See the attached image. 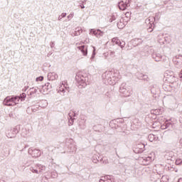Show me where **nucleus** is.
I'll return each instance as SVG.
<instances>
[{
    "label": "nucleus",
    "mask_w": 182,
    "mask_h": 182,
    "mask_svg": "<svg viewBox=\"0 0 182 182\" xmlns=\"http://www.w3.org/2000/svg\"><path fill=\"white\" fill-rule=\"evenodd\" d=\"M37 166L39 168V172L38 173H41V171H43V170H45L46 168V167L43 165H41V164H37Z\"/></svg>",
    "instance_id": "24"
},
{
    "label": "nucleus",
    "mask_w": 182,
    "mask_h": 182,
    "mask_svg": "<svg viewBox=\"0 0 182 182\" xmlns=\"http://www.w3.org/2000/svg\"><path fill=\"white\" fill-rule=\"evenodd\" d=\"M105 161V159H100V161Z\"/></svg>",
    "instance_id": "50"
},
{
    "label": "nucleus",
    "mask_w": 182,
    "mask_h": 182,
    "mask_svg": "<svg viewBox=\"0 0 182 182\" xmlns=\"http://www.w3.org/2000/svg\"><path fill=\"white\" fill-rule=\"evenodd\" d=\"M46 87L48 89V90H50L52 89V85H50V83L49 82L47 83Z\"/></svg>",
    "instance_id": "39"
},
{
    "label": "nucleus",
    "mask_w": 182,
    "mask_h": 182,
    "mask_svg": "<svg viewBox=\"0 0 182 182\" xmlns=\"http://www.w3.org/2000/svg\"><path fill=\"white\" fill-rule=\"evenodd\" d=\"M109 75H110V73L107 74V76H109Z\"/></svg>",
    "instance_id": "52"
},
{
    "label": "nucleus",
    "mask_w": 182,
    "mask_h": 182,
    "mask_svg": "<svg viewBox=\"0 0 182 182\" xmlns=\"http://www.w3.org/2000/svg\"><path fill=\"white\" fill-rule=\"evenodd\" d=\"M91 35H94L95 36H102L103 35V32H102L100 30H95L91 29L90 31Z\"/></svg>",
    "instance_id": "11"
},
{
    "label": "nucleus",
    "mask_w": 182,
    "mask_h": 182,
    "mask_svg": "<svg viewBox=\"0 0 182 182\" xmlns=\"http://www.w3.org/2000/svg\"><path fill=\"white\" fill-rule=\"evenodd\" d=\"M66 13H63L60 16H58V21H62V18H65Z\"/></svg>",
    "instance_id": "30"
},
{
    "label": "nucleus",
    "mask_w": 182,
    "mask_h": 182,
    "mask_svg": "<svg viewBox=\"0 0 182 182\" xmlns=\"http://www.w3.org/2000/svg\"><path fill=\"white\" fill-rule=\"evenodd\" d=\"M42 80H43V76L38 77L36 79V82H42Z\"/></svg>",
    "instance_id": "32"
},
{
    "label": "nucleus",
    "mask_w": 182,
    "mask_h": 182,
    "mask_svg": "<svg viewBox=\"0 0 182 182\" xmlns=\"http://www.w3.org/2000/svg\"><path fill=\"white\" fill-rule=\"evenodd\" d=\"M122 136H129L130 134V132L128 130H125L121 133Z\"/></svg>",
    "instance_id": "28"
},
{
    "label": "nucleus",
    "mask_w": 182,
    "mask_h": 182,
    "mask_svg": "<svg viewBox=\"0 0 182 182\" xmlns=\"http://www.w3.org/2000/svg\"><path fill=\"white\" fill-rule=\"evenodd\" d=\"M142 80H144L145 82H149V76L147 75H145Z\"/></svg>",
    "instance_id": "37"
},
{
    "label": "nucleus",
    "mask_w": 182,
    "mask_h": 182,
    "mask_svg": "<svg viewBox=\"0 0 182 182\" xmlns=\"http://www.w3.org/2000/svg\"><path fill=\"white\" fill-rule=\"evenodd\" d=\"M112 42L113 45L119 46V43H120V40H119V38H113L112 39Z\"/></svg>",
    "instance_id": "21"
},
{
    "label": "nucleus",
    "mask_w": 182,
    "mask_h": 182,
    "mask_svg": "<svg viewBox=\"0 0 182 182\" xmlns=\"http://www.w3.org/2000/svg\"><path fill=\"white\" fill-rule=\"evenodd\" d=\"M119 93L124 97H129V96H132V91L127 87L126 83L124 82L119 87Z\"/></svg>",
    "instance_id": "3"
},
{
    "label": "nucleus",
    "mask_w": 182,
    "mask_h": 182,
    "mask_svg": "<svg viewBox=\"0 0 182 182\" xmlns=\"http://www.w3.org/2000/svg\"><path fill=\"white\" fill-rule=\"evenodd\" d=\"M163 178H164V176L162 177V180H163Z\"/></svg>",
    "instance_id": "54"
},
{
    "label": "nucleus",
    "mask_w": 182,
    "mask_h": 182,
    "mask_svg": "<svg viewBox=\"0 0 182 182\" xmlns=\"http://www.w3.org/2000/svg\"><path fill=\"white\" fill-rule=\"evenodd\" d=\"M109 56L111 58H115L116 57V54H115L114 51H110L109 52Z\"/></svg>",
    "instance_id": "33"
},
{
    "label": "nucleus",
    "mask_w": 182,
    "mask_h": 182,
    "mask_svg": "<svg viewBox=\"0 0 182 182\" xmlns=\"http://www.w3.org/2000/svg\"><path fill=\"white\" fill-rule=\"evenodd\" d=\"M20 100H21L19 96H8L4 99L3 105L4 106H16L19 104Z\"/></svg>",
    "instance_id": "2"
},
{
    "label": "nucleus",
    "mask_w": 182,
    "mask_h": 182,
    "mask_svg": "<svg viewBox=\"0 0 182 182\" xmlns=\"http://www.w3.org/2000/svg\"><path fill=\"white\" fill-rule=\"evenodd\" d=\"M80 8H81L82 9H85V6H80Z\"/></svg>",
    "instance_id": "48"
},
{
    "label": "nucleus",
    "mask_w": 182,
    "mask_h": 182,
    "mask_svg": "<svg viewBox=\"0 0 182 182\" xmlns=\"http://www.w3.org/2000/svg\"><path fill=\"white\" fill-rule=\"evenodd\" d=\"M75 36H79L82 32H83V30H82V28L78 27L75 28Z\"/></svg>",
    "instance_id": "20"
},
{
    "label": "nucleus",
    "mask_w": 182,
    "mask_h": 182,
    "mask_svg": "<svg viewBox=\"0 0 182 182\" xmlns=\"http://www.w3.org/2000/svg\"><path fill=\"white\" fill-rule=\"evenodd\" d=\"M163 112H164V110L161 108L156 109H151V114H154L155 116H159V114H163Z\"/></svg>",
    "instance_id": "10"
},
{
    "label": "nucleus",
    "mask_w": 182,
    "mask_h": 182,
    "mask_svg": "<svg viewBox=\"0 0 182 182\" xmlns=\"http://www.w3.org/2000/svg\"><path fill=\"white\" fill-rule=\"evenodd\" d=\"M20 97H21V102H22V100H25V97H26V94L22 93V95H21Z\"/></svg>",
    "instance_id": "35"
},
{
    "label": "nucleus",
    "mask_w": 182,
    "mask_h": 182,
    "mask_svg": "<svg viewBox=\"0 0 182 182\" xmlns=\"http://www.w3.org/2000/svg\"><path fill=\"white\" fill-rule=\"evenodd\" d=\"M152 58L154 59L155 62H160L161 60V54L158 53H154L152 54Z\"/></svg>",
    "instance_id": "14"
},
{
    "label": "nucleus",
    "mask_w": 182,
    "mask_h": 182,
    "mask_svg": "<svg viewBox=\"0 0 182 182\" xmlns=\"http://www.w3.org/2000/svg\"><path fill=\"white\" fill-rule=\"evenodd\" d=\"M103 163H104L105 164H106L107 162H105V161H103Z\"/></svg>",
    "instance_id": "51"
},
{
    "label": "nucleus",
    "mask_w": 182,
    "mask_h": 182,
    "mask_svg": "<svg viewBox=\"0 0 182 182\" xmlns=\"http://www.w3.org/2000/svg\"><path fill=\"white\" fill-rule=\"evenodd\" d=\"M148 31H149V32H152V31H153V29L149 28Z\"/></svg>",
    "instance_id": "49"
},
{
    "label": "nucleus",
    "mask_w": 182,
    "mask_h": 182,
    "mask_svg": "<svg viewBox=\"0 0 182 182\" xmlns=\"http://www.w3.org/2000/svg\"><path fill=\"white\" fill-rule=\"evenodd\" d=\"M50 45L51 46V48H53V46H55V43L51 42Z\"/></svg>",
    "instance_id": "44"
},
{
    "label": "nucleus",
    "mask_w": 182,
    "mask_h": 182,
    "mask_svg": "<svg viewBox=\"0 0 182 182\" xmlns=\"http://www.w3.org/2000/svg\"><path fill=\"white\" fill-rule=\"evenodd\" d=\"M164 77H166L167 82L169 83H176V81L177 80V77L174 76V74L173 73H170V71H166L164 74Z\"/></svg>",
    "instance_id": "4"
},
{
    "label": "nucleus",
    "mask_w": 182,
    "mask_h": 182,
    "mask_svg": "<svg viewBox=\"0 0 182 182\" xmlns=\"http://www.w3.org/2000/svg\"><path fill=\"white\" fill-rule=\"evenodd\" d=\"M72 114H72V113H69L68 114V116H69V117H70V119L71 120V122L69 121L70 124H73V122H72V121H73V119H72Z\"/></svg>",
    "instance_id": "36"
},
{
    "label": "nucleus",
    "mask_w": 182,
    "mask_h": 182,
    "mask_svg": "<svg viewBox=\"0 0 182 182\" xmlns=\"http://www.w3.org/2000/svg\"><path fill=\"white\" fill-rule=\"evenodd\" d=\"M125 16H126V18H127L128 19H129V18H130V12H127V13L125 14Z\"/></svg>",
    "instance_id": "41"
},
{
    "label": "nucleus",
    "mask_w": 182,
    "mask_h": 182,
    "mask_svg": "<svg viewBox=\"0 0 182 182\" xmlns=\"http://www.w3.org/2000/svg\"><path fill=\"white\" fill-rule=\"evenodd\" d=\"M41 93H42L43 95H48V92H49V88H48L46 87V85H43L42 89L40 90Z\"/></svg>",
    "instance_id": "16"
},
{
    "label": "nucleus",
    "mask_w": 182,
    "mask_h": 182,
    "mask_svg": "<svg viewBox=\"0 0 182 182\" xmlns=\"http://www.w3.org/2000/svg\"><path fill=\"white\" fill-rule=\"evenodd\" d=\"M47 77L48 80H55V79H58V74L55 73H49Z\"/></svg>",
    "instance_id": "12"
},
{
    "label": "nucleus",
    "mask_w": 182,
    "mask_h": 182,
    "mask_svg": "<svg viewBox=\"0 0 182 182\" xmlns=\"http://www.w3.org/2000/svg\"><path fill=\"white\" fill-rule=\"evenodd\" d=\"M65 90H67V92H70V87H69L68 83L64 81V82H63L60 87H59L58 93H60V95H62L63 96H65Z\"/></svg>",
    "instance_id": "5"
},
{
    "label": "nucleus",
    "mask_w": 182,
    "mask_h": 182,
    "mask_svg": "<svg viewBox=\"0 0 182 182\" xmlns=\"http://www.w3.org/2000/svg\"><path fill=\"white\" fill-rule=\"evenodd\" d=\"M68 19H69V21H70V19H72V18H73V13L70 14L68 16H67Z\"/></svg>",
    "instance_id": "38"
},
{
    "label": "nucleus",
    "mask_w": 182,
    "mask_h": 182,
    "mask_svg": "<svg viewBox=\"0 0 182 182\" xmlns=\"http://www.w3.org/2000/svg\"><path fill=\"white\" fill-rule=\"evenodd\" d=\"M105 180H110V181H112L113 180V176H110V175H107L105 176H104Z\"/></svg>",
    "instance_id": "26"
},
{
    "label": "nucleus",
    "mask_w": 182,
    "mask_h": 182,
    "mask_svg": "<svg viewBox=\"0 0 182 182\" xmlns=\"http://www.w3.org/2000/svg\"><path fill=\"white\" fill-rule=\"evenodd\" d=\"M116 19V18L114 17V16H113L112 17V19H110L111 22H113V21H114Z\"/></svg>",
    "instance_id": "43"
},
{
    "label": "nucleus",
    "mask_w": 182,
    "mask_h": 182,
    "mask_svg": "<svg viewBox=\"0 0 182 182\" xmlns=\"http://www.w3.org/2000/svg\"><path fill=\"white\" fill-rule=\"evenodd\" d=\"M28 151V154H30L33 157L36 158L41 156V150L39 149L29 148Z\"/></svg>",
    "instance_id": "7"
},
{
    "label": "nucleus",
    "mask_w": 182,
    "mask_h": 182,
    "mask_svg": "<svg viewBox=\"0 0 182 182\" xmlns=\"http://www.w3.org/2000/svg\"><path fill=\"white\" fill-rule=\"evenodd\" d=\"M99 161V160L97 159V158L93 156V159H92V163H97Z\"/></svg>",
    "instance_id": "40"
},
{
    "label": "nucleus",
    "mask_w": 182,
    "mask_h": 182,
    "mask_svg": "<svg viewBox=\"0 0 182 182\" xmlns=\"http://www.w3.org/2000/svg\"><path fill=\"white\" fill-rule=\"evenodd\" d=\"M21 134L22 137H28L29 135V130H28L26 128H23Z\"/></svg>",
    "instance_id": "17"
},
{
    "label": "nucleus",
    "mask_w": 182,
    "mask_h": 182,
    "mask_svg": "<svg viewBox=\"0 0 182 182\" xmlns=\"http://www.w3.org/2000/svg\"><path fill=\"white\" fill-rule=\"evenodd\" d=\"M118 46H120V48H122V49H123V48H124V46H126V42L119 41Z\"/></svg>",
    "instance_id": "25"
},
{
    "label": "nucleus",
    "mask_w": 182,
    "mask_h": 182,
    "mask_svg": "<svg viewBox=\"0 0 182 182\" xmlns=\"http://www.w3.org/2000/svg\"><path fill=\"white\" fill-rule=\"evenodd\" d=\"M156 139H159V137L156 136V135H154L153 134H150L148 136V140H149L150 141H154V140H156Z\"/></svg>",
    "instance_id": "19"
},
{
    "label": "nucleus",
    "mask_w": 182,
    "mask_h": 182,
    "mask_svg": "<svg viewBox=\"0 0 182 182\" xmlns=\"http://www.w3.org/2000/svg\"><path fill=\"white\" fill-rule=\"evenodd\" d=\"M151 19H154V21H156V18H154V17H150V18L149 19V21H151Z\"/></svg>",
    "instance_id": "46"
},
{
    "label": "nucleus",
    "mask_w": 182,
    "mask_h": 182,
    "mask_svg": "<svg viewBox=\"0 0 182 182\" xmlns=\"http://www.w3.org/2000/svg\"><path fill=\"white\" fill-rule=\"evenodd\" d=\"M179 143H180V144H181V146L182 147V138L180 139Z\"/></svg>",
    "instance_id": "47"
},
{
    "label": "nucleus",
    "mask_w": 182,
    "mask_h": 182,
    "mask_svg": "<svg viewBox=\"0 0 182 182\" xmlns=\"http://www.w3.org/2000/svg\"><path fill=\"white\" fill-rule=\"evenodd\" d=\"M92 54L90 59L91 60H93V59H95V56H96V48H95L94 46H92Z\"/></svg>",
    "instance_id": "22"
},
{
    "label": "nucleus",
    "mask_w": 182,
    "mask_h": 182,
    "mask_svg": "<svg viewBox=\"0 0 182 182\" xmlns=\"http://www.w3.org/2000/svg\"><path fill=\"white\" fill-rule=\"evenodd\" d=\"M99 182H105V179L101 178V179H100Z\"/></svg>",
    "instance_id": "45"
},
{
    "label": "nucleus",
    "mask_w": 182,
    "mask_h": 182,
    "mask_svg": "<svg viewBox=\"0 0 182 182\" xmlns=\"http://www.w3.org/2000/svg\"><path fill=\"white\" fill-rule=\"evenodd\" d=\"M173 62L177 69H181L182 68V55H176L173 58Z\"/></svg>",
    "instance_id": "6"
},
{
    "label": "nucleus",
    "mask_w": 182,
    "mask_h": 182,
    "mask_svg": "<svg viewBox=\"0 0 182 182\" xmlns=\"http://www.w3.org/2000/svg\"><path fill=\"white\" fill-rule=\"evenodd\" d=\"M75 80L77 83V87L80 89H82V87L87 86V80H89V77H87V74H86V73L80 72L76 75Z\"/></svg>",
    "instance_id": "1"
},
{
    "label": "nucleus",
    "mask_w": 182,
    "mask_h": 182,
    "mask_svg": "<svg viewBox=\"0 0 182 182\" xmlns=\"http://www.w3.org/2000/svg\"><path fill=\"white\" fill-rule=\"evenodd\" d=\"M144 74L143 73H139L138 74V79H139V80H143L144 77Z\"/></svg>",
    "instance_id": "29"
},
{
    "label": "nucleus",
    "mask_w": 182,
    "mask_h": 182,
    "mask_svg": "<svg viewBox=\"0 0 182 182\" xmlns=\"http://www.w3.org/2000/svg\"><path fill=\"white\" fill-rule=\"evenodd\" d=\"M163 87L164 90H166V92H168V89H167V87H166V85H163Z\"/></svg>",
    "instance_id": "42"
},
{
    "label": "nucleus",
    "mask_w": 182,
    "mask_h": 182,
    "mask_svg": "<svg viewBox=\"0 0 182 182\" xmlns=\"http://www.w3.org/2000/svg\"><path fill=\"white\" fill-rule=\"evenodd\" d=\"M19 133V131L18 130V128H14L10 132H9L6 135V136L9 139H14V137H16V134Z\"/></svg>",
    "instance_id": "8"
},
{
    "label": "nucleus",
    "mask_w": 182,
    "mask_h": 182,
    "mask_svg": "<svg viewBox=\"0 0 182 182\" xmlns=\"http://www.w3.org/2000/svg\"><path fill=\"white\" fill-rule=\"evenodd\" d=\"M141 160H142L143 164L144 166H147L151 163V161H153V158H151V156H143L141 158Z\"/></svg>",
    "instance_id": "9"
},
{
    "label": "nucleus",
    "mask_w": 182,
    "mask_h": 182,
    "mask_svg": "<svg viewBox=\"0 0 182 182\" xmlns=\"http://www.w3.org/2000/svg\"><path fill=\"white\" fill-rule=\"evenodd\" d=\"M176 166H180V164L182 165V160L180 159H176Z\"/></svg>",
    "instance_id": "31"
},
{
    "label": "nucleus",
    "mask_w": 182,
    "mask_h": 182,
    "mask_svg": "<svg viewBox=\"0 0 182 182\" xmlns=\"http://www.w3.org/2000/svg\"><path fill=\"white\" fill-rule=\"evenodd\" d=\"M30 171H31L32 173H36V174H39V171L38 170L33 168V167L30 168Z\"/></svg>",
    "instance_id": "27"
},
{
    "label": "nucleus",
    "mask_w": 182,
    "mask_h": 182,
    "mask_svg": "<svg viewBox=\"0 0 182 182\" xmlns=\"http://www.w3.org/2000/svg\"><path fill=\"white\" fill-rule=\"evenodd\" d=\"M103 56H104V58H105V59H109V53H103Z\"/></svg>",
    "instance_id": "34"
},
{
    "label": "nucleus",
    "mask_w": 182,
    "mask_h": 182,
    "mask_svg": "<svg viewBox=\"0 0 182 182\" xmlns=\"http://www.w3.org/2000/svg\"><path fill=\"white\" fill-rule=\"evenodd\" d=\"M36 92H38V89L36 88H31L30 89V92L29 95H31V96L35 95V93H36Z\"/></svg>",
    "instance_id": "23"
},
{
    "label": "nucleus",
    "mask_w": 182,
    "mask_h": 182,
    "mask_svg": "<svg viewBox=\"0 0 182 182\" xmlns=\"http://www.w3.org/2000/svg\"><path fill=\"white\" fill-rule=\"evenodd\" d=\"M78 49H79V50H80V52H82V53L84 56L87 55V47H86V46H79Z\"/></svg>",
    "instance_id": "15"
},
{
    "label": "nucleus",
    "mask_w": 182,
    "mask_h": 182,
    "mask_svg": "<svg viewBox=\"0 0 182 182\" xmlns=\"http://www.w3.org/2000/svg\"><path fill=\"white\" fill-rule=\"evenodd\" d=\"M118 6L120 9V11H124L126 10V8H127V2H125L122 1L118 3Z\"/></svg>",
    "instance_id": "13"
},
{
    "label": "nucleus",
    "mask_w": 182,
    "mask_h": 182,
    "mask_svg": "<svg viewBox=\"0 0 182 182\" xmlns=\"http://www.w3.org/2000/svg\"><path fill=\"white\" fill-rule=\"evenodd\" d=\"M74 116H76V114L74 113Z\"/></svg>",
    "instance_id": "53"
},
{
    "label": "nucleus",
    "mask_w": 182,
    "mask_h": 182,
    "mask_svg": "<svg viewBox=\"0 0 182 182\" xmlns=\"http://www.w3.org/2000/svg\"><path fill=\"white\" fill-rule=\"evenodd\" d=\"M170 126H171V122H170V121L166 120L161 126V129H168V127H170Z\"/></svg>",
    "instance_id": "18"
}]
</instances>
